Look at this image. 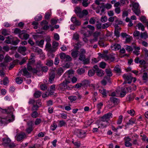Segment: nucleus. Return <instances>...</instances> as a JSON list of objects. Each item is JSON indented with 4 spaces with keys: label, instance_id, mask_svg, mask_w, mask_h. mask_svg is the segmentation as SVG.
Segmentation results:
<instances>
[{
    "label": "nucleus",
    "instance_id": "obj_55",
    "mask_svg": "<svg viewBox=\"0 0 148 148\" xmlns=\"http://www.w3.org/2000/svg\"><path fill=\"white\" fill-rule=\"evenodd\" d=\"M114 71L117 73L120 74L121 73V71L120 69L116 66H115L114 67Z\"/></svg>",
    "mask_w": 148,
    "mask_h": 148
},
{
    "label": "nucleus",
    "instance_id": "obj_12",
    "mask_svg": "<svg viewBox=\"0 0 148 148\" xmlns=\"http://www.w3.org/2000/svg\"><path fill=\"white\" fill-rule=\"evenodd\" d=\"M123 77L126 80L124 82V83L130 84L132 82V77L127 74H125L123 75Z\"/></svg>",
    "mask_w": 148,
    "mask_h": 148
},
{
    "label": "nucleus",
    "instance_id": "obj_2",
    "mask_svg": "<svg viewBox=\"0 0 148 148\" xmlns=\"http://www.w3.org/2000/svg\"><path fill=\"white\" fill-rule=\"evenodd\" d=\"M74 11L77 16L80 18H83L88 14V11L87 10H84L82 11V9L79 7L75 8Z\"/></svg>",
    "mask_w": 148,
    "mask_h": 148
},
{
    "label": "nucleus",
    "instance_id": "obj_14",
    "mask_svg": "<svg viewBox=\"0 0 148 148\" xmlns=\"http://www.w3.org/2000/svg\"><path fill=\"white\" fill-rule=\"evenodd\" d=\"M133 7L134 8L133 12L137 15H138L140 13V10L138 9L139 4L137 3H134L133 5Z\"/></svg>",
    "mask_w": 148,
    "mask_h": 148
},
{
    "label": "nucleus",
    "instance_id": "obj_47",
    "mask_svg": "<svg viewBox=\"0 0 148 148\" xmlns=\"http://www.w3.org/2000/svg\"><path fill=\"white\" fill-rule=\"evenodd\" d=\"M53 60H48L47 61L46 64L48 66H50L53 65Z\"/></svg>",
    "mask_w": 148,
    "mask_h": 148
},
{
    "label": "nucleus",
    "instance_id": "obj_22",
    "mask_svg": "<svg viewBox=\"0 0 148 148\" xmlns=\"http://www.w3.org/2000/svg\"><path fill=\"white\" fill-rule=\"evenodd\" d=\"M52 45V49H53L52 50V52H54L57 49V47L59 45V44L57 42L54 41L53 42Z\"/></svg>",
    "mask_w": 148,
    "mask_h": 148
},
{
    "label": "nucleus",
    "instance_id": "obj_42",
    "mask_svg": "<svg viewBox=\"0 0 148 148\" xmlns=\"http://www.w3.org/2000/svg\"><path fill=\"white\" fill-rule=\"evenodd\" d=\"M44 40H41L40 41H37L36 42V44L38 45L40 47H42L44 44Z\"/></svg>",
    "mask_w": 148,
    "mask_h": 148
},
{
    "label": "nucleus",
    "instance_id": "obj_34",
    "mask_svg": "<svg viewBox=\"0 0 148 148\" xmlns=\"http://www.w3.org/2000/svg\"><path fill=\"white\" fill-rule=\"evenodd\" d=\"M41 94L40 91H36L34 94V97L35 98H38L41 96Z\"/></svg>",
    "mask_w": 148,
    "mask_h": 148
},
{
    "label": "nucleus",
    "instance_id": "obj_24",
    "mask_svg": "<svg viewBox=\"0 0 148 148\" xmlns=\"http://www.w3.org/2000/svg\"><path fill=\"white\" fill-rule=\"evenodd\" d=\"M25 134L22 133L21 134H19L17 137L16 140L17 141H20L22 140L24 138Z\"/></svg>",
    "mask_w": 148,
    "mask_h": 148
},
{
    "label": "nucleus",
    "instance_id": "obj_49",
    "mask_svg": "<svg viewBox=\"0 0 148 148\" xmlns=\"http://www.w3.org/2000/svg\"><path fill=\"white\" fill-rule=\"evenodd\" d=\"M3 81L4 85L5 86L7 85V84L9 82L8 77H5V78L3 79Z\"/></svg>",
    "mask_w": 148,
    "mask_h": 148
},
{
    "label": "nucleus",
    "instance_id": "obj_5",
    "mask_svg": "<svg viewBox=\"0 0 148 148\" xmlns=\"http://www.w3.org/2000/svg\"><path fill=\"white\" fill-rule=\"evenodd\" d=\"M98 55L100 58L105 60H108L110 58V54H108V51L107 50H103L101 53H98Z\"/></svg>",
    "mask_w": 148,
    "mask_h": 148
},
{
    "label": "nucleus",
    "instance_id": "obj_39",
    "mask_svg": "<svg viewBox=\"0 0 148 148\" xmlns=\"http://www.w3.org/2000/svg\"><path fill=\"white\" fill-rule=\"evenodd\" d=\"M82 86L81 83H78L72 86L71 85V89L74 88H78L81 87Z\"/></svg>",
    "mask_w": 148,
    "mask_h": 148
},
{
    "label": "nucleus",
    "instance_id": "obj_45",
    "mask_svg": "<svg viewBox=\"0 0 148 148\" xmlns=\"http://www.w3.org/2000/svg\"><path fill=\"white\" fill-rule=\"evenodd\" d=\"M88 0H82V5L84 7H87L90 2H87Z\"/></svg>",
    "mask_w": 148,
    "mask_h": 148
},
{
    "label": "nucleus",
    "instance_id": "obj_36",
    "mask_svg": "<svg viewBox=\"0 0 148 148\" xmlns=\"http://www.w3.org/2000/svg\"><path fill=\"white\" fill-rule=\"evenodd\" d=\"M137 26L138 28L139 29H140L141 28V30L142 31H144L145 29V27L142 24V23H139L137 25Z\"/></svg>",
    "mask_w": 148,
    "mask_h": 148
},
{
    "label": "nucleus",
    "instance_id": "obj_63",
    "mask_svg": "<svg viewBox=\"0 0 148 148\" xmlns=\"http://www.w3.org/2000/svg\"><path fill=\"white\" fill-rule=\"evenodd\" d=\"M148 78L147 73L146 72L144 73L142 77L143 79L144 80H147Z\"/></svg>",
    "mask_w": 148,
    "mask_h": 148
},
{
    "label": "nucleus",
    "instance_id": "obj_17",
    "mask_svg": "<svg viewBox=\"0 0 148 148\" xmlns=\"http://www.w3.org/2000/svg\"><path fill=\"white\" fill-rule=\"evenodd\" d=\"M26 50V48L25 46L19 47L18 48V52L21 53L23 56L26 55V53H25V52Z\"/></svg>",
    "mask_w": 148,
    "mask_h": 148
},
{
    "label": "nucleus",
    "instance_id": "obj_62",
    "mask_svg": "<svg viewBox=\"0 0 148 148\" xmlns=\"http://www.w3.org/2000/svg\"><path fill=\"white\" fill-rule=\"evenodd\" d=\"M125 49L127 51L129 52L132 51L133 50L132 47L128 45L126 46Z\"/></svg>",
    "mask_w": 148,
    "mask_h": 148
},
{
    "label": "nucleus",
    "instance_id": "obj_13",
    "mask_svg": "<svg viewBox=\"0 0 148 148\" xmlns=\"http://www.w3.org/2000/svg\"><path fill=\"white\" fill-rule=\"evenodd\" d=\"M71 21L75 26H79L81 25V21L77 20L76 17L72 16L71 18Z\"/></svg>",
    "mask_w": 148,
    "mask_h": 148
},
{
    "label": "nucleus",
    "instance_id": "obj_28",
    "mask_svg": "<svg viewBox=\"0 0 148 148\" xmlns=\"http://www.w3.org/2000/svg\"><path fill=\"white\" fill-rule=\"evenodd\" d=\"M77 43L74 45V47L77 50H78L82 46L81 42L79 41H77Z\"/></svg>",
    "mask_w": 148,
    "mask_h": 148
},
{
    "label": "nucleus",
    "instance_id": "obj_15",
    "mask_svg": "<svg viewBox=\"0 0 148 148\" xmlns=\"http://www.w3.org/2000/svg\"><path fill=\"white\" fill-rule=\"evenodd\" d=\"M55 73L54 71H52L49 73V81L50 83H52L55 79Z\"/></svg>",
    "mask_w": 148,
    "mask_h": 148
},
{
    "label": "nucleus",
    "instance_id": "obj_51",
    "mask_svg": "<svg viewBox=\"0 0 148 148\" xmlns=\"http://www.w3.org/2000/svg\"><path fill=\"white\" fill-rule=\"evenodd\" d=\"M140 36L141 38H146L147 37V33L146 32L141 33Z\"/></svg>",
    "mask_w": 148,
    "mask_h": 148
},
{
    "label": "nucleus",
    "instance_id": "obj_4",
    "mask_svg": "<svg viewBox=\"0 0 148 148\" xmlns=\"http://www.w3.org/2000/svg\"><path fill=\"white\" fill-rule=\"evenodd\" d=\"M2 144L5 147H9L10 148H13L15 146V144L11 142V140L9 138H4L2 139Z\"/></svg>",
    "mask_w": 148,
    "mask_h": 148
},
{
    "label": "nucleus",
    "instance_id": "obj_1",
    "mask_svg": "<svg viewBox=\"0 0 148 148\" xmlns=\"http://www.w3.org/2000/svg\"><path fill=\"white\" fill-rule=\"evenodd\" d=\"M69 83V81L64 80L62 83L59 85L58 89L61 91H64L66 90H71V85L69 86L68 85V84Z\"/></svg>",
    "mask_w": 148,
    "mask_h": 148
},
{
    "label": "nucleus",
    "instance_id": "obj_61",
    "mask_svg": "<svg viewBox=\"0 0 148 148\" xmlns=\"http://www.w3.org/2000/svg\"><path fill=\"white\" fill-rule=\"evenodd\" d=\"M42 122L41 119L40 118H37L36 119L35 121V124L36 125H38L40 124Z\"/></svg>",
    "mask_w": 148,
    "mask_h": 148
},
{
    "label": "nucleus",
    "instance_id": "obj_40",
    "mask_svg": "<svg viewBox=\"0 0 148 148\" xmlns=\"http://www.w3.org/2000/svg\"><path fill=\"white\" fill-rule=\"evenodd\" d=\"M127 91L124 88H123L121 90V92L120 93V95L121 97H123L126 95Z\"/></svg>",
    "mask_w": 148,
    "mask_h": 148
},
{
    "label": "nucleus",
    "instance_id": "obj_7",
    "mask_svg": "<svg viewBox=\"0 0 148 148\" xmlns=\"http://www.w3.org/2000/svg\"><path fill=\"white\" fill-rule=\"evenodd\" d=\"M27 69L29 71H31L33 73L36 74L39 76L41 75L40 73L41 69H38L37 68L36 69H32V67L30 65V64L29 63L27 64Z\"/></svg>",
    "mask_w": 148,
    "mask_h": 148
},
{
    "label": "nucleus",
    "instance_id": "obj_57",
    "mask_svg": "<svg viewBox=\"0 0 148 148\" xmlns=\"http://www.w3.org/2000/svg\"><path fill=\"white\" fill-rule=\"evenodd\" d=\"M103 102H101L99 103H98L97 106V110H101V108L102 107L103 105Z\"/></svg>",
    "mask_w": 148,
    "mask_h": 148
},
{
    "label": "nucleus",
    "instance_id": "obj_38",
    "mask_svg": "<svg viewBox=\"0 0 148 148\" xmlns=\"http://www.w3.org/2000/svg\"><path fill=\"white\" fill-rule=\"evenodd\" d=\"M40 88L41 90L45 91L47 88V86L45 84H42L40 85Z\"/></svg>",
    "mask_w": 148,
    "mask_h": 148
},
{
    "label": "nucleus",
    "instance_id": "obj_30",
    "mask_svg": "<svg viewBox=\"0 0 148 148\" xmlns=\"http://www.w3.org/2000/svg\"><path fill=\"white\" fill-rule=\"evenodd\" d=\"M77 72L78 74L81 75L85 73V69L83 68H79L77 70Z\"/></svg>",
    "mask_w": 148,
    "mask_h": 148
},
{
    "label": "nucleus",
    "instance_id": "obj_23",
    "mask_svg": "<svg viewBox=\"0 0 148 148\" xmlns=\"http://www.w3.org/2000/svg\"><path fill=\"white\" fill-rule=\"evenodd\" d=\"M79 51L77 50L74 51L71 53V55L74 58H76L78 56Z\"/></svg>",
    "mask_w": 148,
    "mask_h": 148
},
{
    "label": "nucleus",
    "instance_id": "obj_16",
    "mask_svg": "<svg viewBox=\"0 0 148 148\" xmlns=\"http://www.w3.org/2000/svg\"><path fill=\"white\" fill-rule=\"evenodd\" d=\"M27 124L29 126V127L26 129V131L28 134H29L33 130V123L31 121L28 123Z\"/></svg>",
    "mask_w": 148,
    "mask_h": 148
},
{
    "label": "nucleus",
    "instance_id": "obj_46",
    "mask_svg": "<svg viewBox=\"0 0 148 148\" xmlns=\"http://www.w3.org/2000/svg\"><path fill=\"white\" fill-rule=\"evenodd\" d=\"M4 61L6 62H10L12 60L11 58L8 55H6L4 58Z\"/></svg>",
    "mask_w": 148,
    "mask_h": 148
},
{
    "label": "nucleus",
    "instance_id": "obj_56",
    "mask_svg": "<svg viewBox=\"0 0 148 148\" xmlns=\"http://www.w3.org/2000/svg\"><path fill=\"white\" fill-rule=\"evenodd\" d=\"M99 8L101 10V11L102 13H103L105 11V5L103 4H101V5L99 6Z\"/></svg>",
    "mask_w": 148,
    "mask_h": 148
},
{
    "label": "nucleus",
    "instance_id": "obj_64",
    "mask_svg": "<svg viewBox=\"0 0 148 148\" xmlns=\"http://www.w3.org/2000/svg\"><path fill=\"white\" fill-rule=\"evenodd\" d=\"M101 20L103 23L107 21V18L106 16H102L101 18Z\"/></svg>",
    "mask_w": 148,
    "mask_h": 148
},
{
    "label": "nucleus",
    "instance_id": "obj_32",
    "mask_svg": "<svg viewBox=\"0 0 148 148\" xmlns=\"http://www.w3.org/2000/svg\"><path fill=\"white\" fill-rule=\"evenodd\" d=\"M73 39L76 40L77 41H79V35L77 33L74 34L73 36Z\"/></svg>",
    "mask_w": 148,
    "mask_h": 148
},
{
    "label": "nucleus",
    "instance_id": "obj_59",
    "mask_svg": "<svg viewBox=\"0 0 148 148\" xmlns=\"http://www.w3.org/2000/svg\"><path fill=\"white\" fill-rule=\"evenodd\" d=\"M123 118V116L122 115H120L119 116L118 121H117V124H120L121 123Z\"/></svg>",
    "mask_w": 148,
    "mask_h": 148
},
{
    "label": "nucleus",
    "instance_id": "obj_44",
    "mask_svg": "<svg viewBox=\"0 0 148 148\" xmlns=\"http://www.w3.org/2000/svg\"><path fill=\"white\" fill-rule=\"evenodd\" d=\"M31 116L32 118H36L38 116V113L36 111H34L31 114Z\"/></svg>",
    "mask_w": 148,
    "mask_h": 148
},
{
    "label": "nucleus",
    "instance_id": "obj_3",
    "mask_svg": "<svg viewBox=\"0 0 148 148\" xmlns=\"http://www.w3.org/2000/svg\"><path fill=\"white\" fill-rule=\"evenodd\" d=\"M8 39L5 40V42L7 44H11L14 45H16L20 42V40L16 37H13L10 35L7 37Z\"/></svg>",
    "mask_w": 148,
    "mask_h": 148
},
{
    "label": "nucleus",
    "instance_id": "obj_37",
    "mask_svg": "<svg viewBox=\"0 0 148 148\" xmlns=\"http://www.w3.org/2000/svg\"><path fill=\"white\" fill-rule=\"evenodd\" d=\"M46 47L49 50V51L51 52H52V50L53 49H52L51 44L49 42H47L46 44Z\"/></svg>",
    "mask_w": 148,
    "mask_h": 148
},
{
    "label": "nucleus",
    "instance_id": "obj_6",
    "mask_svg": "<svg viewBox=\"0 0 148 148\" xmlns=\"http://www.w3.org/2000/svg\"><path fill=\"white\" fill-rule=\"evenodd\" d=\"M59 56L62 61H64L65 62H69L71 61L72 60L70 56L67 55L63 52L60 53Z\"/></svg>",
    "mask_w": 148,
    "mask_h": 148
},
{
    "label": "nucleus",
    "instance_id": "obj_19",
    "mask_svg": "<svg viewBox=\"0 0 148 148\" xmlns=\"http://www.w3.org/2000/svg\"><path fill=\"white\" fill-rule=\"evenodd\" d=\"M120 48L121 46L120 45L116 43H112V50L117 51Z\"/></svg>",
    "mask_w": 148,
    "mask_h": 148
},
{
    "label": "nucleus",
    "instance_id": "obj_58",
    "mask_svg": "<svg viewBox=\"0 0 148 148\" xmlns=\"http://www.w3.org/2000/svg\"><path fill=\"white\" fill-rule=\"evenodd\" d=\"M66 124V122L63 120L60 121L59 122V126L60 127H62L64 126Z\"/></svg>",
    "mask_w": 148,
    "mask_h": 148
},
{
    "label": "nucleus",
    "instance_id": "obj_8",
    "mask_svg": "<svg viewBox=\"0 0 148 148\" xmlns=\"http://www.w3.org/2000/svg\"><path fill=\"white\" fill-rule=\"evenodd\" d=\"M111 116V113L110 112L104 114L103 116L100 118L101 121L103 122H107L110 119Z\"/></svg>",
    "mask_w": 148,
    "mask_h": 148
},
{
    "label": "nucleus",
    "instance_id": "obj_25",
    "mask_svg": "<svg viewBox=\"0 0 148 148\" xmlns=\"http://www.w3.org/2000/svg\"><path fill=\"white\" fill-rule=\"evenodd\" d=\"M97 75L99 77L102 76L104 74V71L102 69H99L96 71Z\"/></svg>",
    "mask_w": 148,
    "mask_h": 148
},
{
    "label": "nucleus",
    "instance_id": "obj_52",
    "mask_svg": "<svg viewBox=\"0 0 148 148\" xmlns=\"http://www.w3.org/2000/svg\"><path fill=\"white\" fill-rule=\"evenodd\" d=\"M106 65V64L105 62H102L100 63L99 66L100 67L103 69L105 68Z\"/></svg>",
    "mask_w": 148,
    "mask_h": 148
},
{
    "label": "nucleus",
    "instance_id": "obj_27",
    "mask_svg": "<svg viewBox=\"0 0 148 148\" xmlns=\"http://www.w3.org/2000/svg\"><path fill=\"white\" fill-rule=\"evenodd\" d=\"M38 69H41V72H40V73H41V75H42V72H46L47 71L48 69V67L47 66H43L41 68H38Z\"/></svg>",
    "mask_w": 148,
    "mask_h": 148
},
{
    "label": "nucleus",
    "instance_id": "obj_9",
    "mask_svg": "<svg viewBox=\"0 0 148 148\" xmlns=\"http://www.w3.org/2000/svg\"><path fill=\"white\" fill-rule=\"evenodd\" d=\"M2 110L8 114H10L12 118L14 119V116L13 115V112L14 110V108L12 106L9 107L7 109H3Z\"/></svg>",
    "mask_w": 148,
    "mask_h": 148
},
{
    "label": "nucleus",
    "instance_id": "obj_31",
    "mask_svg": "<svg viewBox=\"0 0 148 148\" xmlns=\"http://www.w3.org/2000/svg\"><path fill=\"white\" fill-rule=\"evenodd\" d=\"M68 99L71 103H72L76 100L77 97L75 96H70L68 97Z\"/></svg>",
    "mask_w": 148,
    "mask_h": 148
},
{
    "label": "nucleus",
    "instance_id": "obj_20",
    "mask_svg": "<svg viewBox=\"0 0 148 148\" xmlns=\"http://www.w3.org/2000/svg\"><path fill=\"white\" fill-rule=\"evenodd\" d=\"M21 70L23 71V75L25 76L27 78L30 77H31V74L27 71V69L25 68Z\"/></svg>",
    "mask_w": 148,
    "mask_h": 148
},
{
    "label": "nucleus",
    "instance_id": "obj_29",
    "mask_svg": "<svg viewBox=\"0 0 148 148\" xmlns=\"http://www.w3.org/2000/svg\"><path fill=\"white\" fill-rule=\"evenodd\" d=\"M82 60H80L81 61H82L83 64H88L90 63V58H86L85 57L84 58H82L81 59Z\"/></svg>",
    "mask_w": 148,
    "mask_h": 148
},
{
    "label": "nucleus",
    "instance_id": "obj_60",
    "mask_svg": "<svg viewBox=\"0 0 148 148\" xmlns=\"http://www.w3.org/2000/svg\"><path fill=\"white\" fill-rule=\"evenodd\" d=\"M51 130L52 131H54L55 130L57 127V125L55 123H53L52 125L51 126Z\"/></svg>",
    "mask_w": 148,
    "mask_h": 148
},
{
    "label": "nucleus",
    "instance_id": "obj_50",
    "mask_svg": "<svg viewBox=\"0 0 148 148\" xmlns=\"http://www.w3.org/2000/svg\"><path fill=\"white\" fill-rule=\"evenodd\" d=\"M88 83L89 82L88 80H84L82 82L81 84L82 86H87L88 85Z\"/></svg>",
    "mask_w": 148,
    "mask_h": 148
},
{
    "label": "nucleus",
    "instance_id": "obj_33",
    "mask_svg": "<svg viewBox=\"0 0 148 148\" xmlns=\"http://www.w3.org/2000/svg\"><path fill=\"white\" fill-rule=\"evenodd\" d=\"M23 81V79L21 77H17L16 78V82L18 84H21Z\"/></svg>",
    "mask_w": 148,
    "mask_h": 148
},
{
    "label": "nucleus",
    "instance_id": "obj_18",
    "mask_svg": "<svg viewBox=\"0 0 148 148\" xmlns=\"http://www.w3.org/2000/svg\"><path fill=\"white\" fill-rule=\"evenodd\" d=\"M119 100L115 97H112V108L115 107L119 103Z\"/></svg>",
    "mask_w": 148,
    "mask_h": 148
},
{
    "label": "nucleus",
    "instance_id": "obj_53",
    "mask_svg": "<svg viewBox=\"0 0 148 148\" xmlns=\"http://www.w3.org/2000/svg\"><path fill=\"white\" fill-rule=\"evenodd\" d=\"M100 125L103 127H106L109 125V123L107 122H103L100 121Z\"/></svg>",
    "mask_w": 148,
    "mask_h": 148
},
{
    "label": "nucleus",
    "instance_id": "obj_43",
    "mask_svg": "<svg viewBox=\"0 0 148 148\" xmlns=\"http://www.w3.org/2000/svg\"><path fill=\"white\" fill-rule=\"evenodd\" d=\"M101 33L100 32L97 31L93 33V36L94 38H97V40H98V37L100 35Z\"/></svg>",
    "mask_w": 148,
    "mask_h": 148
},
{
    "label": "nucleus",
    "instance_id": "obj_35",
    "mask_svg": "<svg viewBox=\"0 0 148 148\" xmlns=\"http://www.w3.org/2000/svg\"><path fill=\"white\" fill-rule=\"evenodd\" d=\"M64 75L65 77V80H68L69 81L73 77L72 75H71L70 74H68L66 73H65Z\"/></svg>",
    "mask_w": 148,
    "mask_h": 148
},
{
    "label": "nucleus",
    "instance_id": "obj_21",
    "mask_svg": "<svg viewBox=\"0 0 148 148\" xmlns=\"http://www.w3.org/2000/svg\"><path fill=\"white\" fill-rule=\"evenodd\" d=\"M114 27H115V31H114V34L117 37H118L119 36V32L118 30H120L121 28L119 27L118 25H114Z\"/></svg>",
    "mask_w": 148,
    "mask_h": 148
},
{
    "label": "nucleus",
    "instance_id": "obj_10",
    "mask_svg": "<svg viewBox=\"0 0 148 148\" xmlns=\"http://www.w3.org/2000/svg\"><path fill=\"white\" fill-rule=\"evenodd\" d=\"M42 105V103L41 100L40 99H38L36 101V103L33 105L32 108V110L33 111H36L37 110L38 108L40 107Z\"/></svg>",
    "mask_w": 148,
    "mask_h": 148
},
{
    "label": "nucleus",
    "instance_id": "obj_54",
    "mask_svg": "<svg viewBox=\"0 0 148 148\" xmlns=\"http://www.w3.org/2000/svg\"><path fill=\"white\" fill-rule=\"evenodd\" d=\"M127 97L128 98V101H131L133 100L135 97L134 95L133 94L130 95H128Z\"/></svg>",
    "mask_w": 148,
    "mask_h": 148
},
{
    "label": "nucleus",
    "instance_id": "obj_48",
    "mask_svg": "<svg viewBox=\"0 0 148 148\" xmlns=\"http://www.w3.org/2000/svg\"><path fill=\"white\" fill-rule=\"evenodd\" d=\"M135 120L134 119H131L129 120V122L128 123H126V124L127 125H132L133 124L135 123Z\"/></svg>",
    "mask_w": 148,
    "mask_h": 148
},
{
    "label": "nucleus",
    "instance_id": "obj_26",
    "mask_svg": "<svg viewBox=\"0 0 148 148\" xmlns=\"http://www.w3.org/2000/svg\"><path fill=\"white\" fill-rule=\"evenodd\" d=\"M63 73V70L61 67L58 68L57 70V75L59 76H61Z\"/></svg>",
    "mask_w": 148,
    "mask_h": 148
},
{
    "label": "nucleus",
    "instance_id": "obj_41",
    "mask_svg": "<svg viewBox=\"0 0 148 148\" xmlns=\"http://www.w3.org/2000/svg\"><path fill=\"white\" fill-rule=\"evenodd\" d=\"M95 71L93 69L90 70L88 72V74L89 76L91 77L93 76L95 74Z\"/></svg>",
    "mask_w": 148,
    "mask_h": 148
},
{
    "label": "nucleus",
    "instance_id": "obj_11",
    "mask_svg": "<svg viewBox=\"0 0 148 148\" xmlns=\"http://www.w3.org/2000/svg\"><path fill=\"white\" fill-rule=\"evenodd\" d=\"M86 132L82 130H77L75 132V134L79 138H82L85 137Z\"/></svg>",
    "mask_w": 148,
    "mask_h": 148
}]
</instances>
